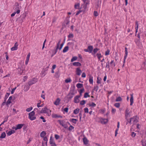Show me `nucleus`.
<instances>
[{
  "mask_svg": "<svg viewBox=\"0 0 146 146\" xmlns=\"http://www.w3.org/2000/svg\"><path fill=\"white\" fill-rule=\"evenodd\" d=\"M35 112L34 111H32L29 114V118L31 120H33L36 119V117L34 116Z\"/></svg>",
  "mask_w": 146,
  "mask_h": 146,
  "instance_id": "obj_1",
  "label": "nucleus"
},
{
  "mask_svg": "<svg viewBox=\"0 0 146 146\" xmlns=\"http://www.w3.org/2000/svg\"><path fill=\"white\" fill-rule=\"evenodd\" d=\"M25 65L24 64H19V65L17 70L19 72V73L20 75H21L24 69Z\"/></svg>",
  "mask_w": 146,
  "mask_h": 146,
  "instance_id": "obj_2",
  "label": "nucleus"
},
{
  "mask_svg": "<svg viewBox=\"0 0 146 146\" xmlns=\"http://www.w3.org/2000/svg\"><path fill=\"white\" fill-rule=\"evenodd\" d=\"M14 8H15V10L16 11V13L17 14L19 13L20 12V9L21 8V7L19 6V4L18 3H15Z\"/></svg>",
  "mask_w": 146,
  "mask_h": 146,
  "instance_id": "obj_3",
  "label": "nucleus"
},
{
  "mask_svg": "<svg viewBox=\"0 0 146 146\" xmlns=\"http://www.w3.org/2000/svg\"><path fill=\"white\" fill-rule=\"evenodd\" d=\"M58 122L60 125L63 127L65 128H67L68 126L65 123V121L64 120H58Z\"/></svg>",
  "mask_w": 146,
  "mask_h": 146,
  "instance_id": "obj_4",
  "label": "nucleus"
},
{
  "mask_svg": "<svg viewBox=\"0 0 146 146\" xmlns=\"http://www.w3.org/2000/svg\"><path fill=\"white\" fill-rule=\"evenodd\" d=\"M130 111H129V110H128V109H127L125 111V119L127 120V121L128 120L127 119V118L129 117H130Z\"/></svg>",
  "mask_w": 146,
  "mask_h": 146,
  "instance_id": "obj_5",
  "label": "nucleus"
},
{
  "mask_svg": "<svg viewBox=\"0 0 146 146\" xmlns=\"http://www.w3.org/2000/svg\"><path fill=\"white\" fill-rule=\"evenodd\" d=\"M48 111H50L49 114H48V116H50L51 115V111L48 109L46 107H45L44 108H42V110H41V112L42 113H47Z\"/></svg>",
  "mask_w": 146,
  "mask_h": 146,
  "instance_id": "obj_6",
  "label": "nucleus"
},
{
  "mask_svg": "<svg viewBox=\"0 0 146 146\" xmlns=\"http://www.w3.org/2000/svg\"><path fill=\"white\" fill-rule=\"evenodd\" d=\"M83 2L84 3L81 5V9H84V11L87 7V3L86 2V0H82Z\"/></svg>",
  "mask_w": 146,
  "mask_h": 146,
  "instance_id": "obj_7",
  "label": "nucleus"
},
{
  "mask_svg": "<svg viewBox=\"0 0 146 146\" xmlns=\"http://www.w3.org/2000/svg\"><path fill=\"white\" fill-rule=\"evenodd\" d=\"M37 81V78H33L28 82V84L29 86H31L33 84L36 83Z\"/></svg>",
  "mask_w": 146,
  "mask_h": 146,
  "instance_id": "obj_8",
  "label": "nucleus"
},
{
  "mask_svg": "<svg viewBox=\"0 0 146 146\" xmlns=\"http://www.w3.org/2000/svg\"><path fill=\"white\" fill-rule=\"evenodd\" d=\"M49 143L51 146H57L54 140L52 138V137H50Z\"/></svg>",
  "mask_w": 146,
  "mask_h": 146,
  "instance_id": "obj_9",
  "label": "nucleus"
},
{
  "mask_svg": "<svg viewBox=\"0 0 146 146\" xmlns=\"http://www.w3.org/2000/svg\"><path fill=\"white\" fill-rule=\"evenodd\" d=\"M18 44L17 42L15 43L14 46L12 47L11 48V51H14L15 50H17V48H18Z\"/></svg>",
  "mask_w": 146,
  "mask_h": 146,
  "instance_id": "obj_10",
  "label": "nucleus"
},
{
  "mask_svg": "<svg viewBox=\"0 0 146 146\" xmlns=\"http://www.w3.org/2000/svg\"><path fill=\"white\" fill-rule=\"evenodd\" d=\"M132 119L133 124H135L138 122V118L137 116L133 117Z\"/></svg>",
  "mask_w": 146,
  "mask_h": 146,
  "instance_id": "obj_11",
  "label": "nucleus"
},
{
  "mask_svg": "<svg viewBox=\"0 0 146 146\" xmlns=\"http://www.w3.org/2000/svg\"><path fill=\"white\" fill-rule=\"evenodd\" d=\"M80 97V96H77L74 98V102L76 103H78L79 102V98Z\"/></svg>",
  "mask_w": 146,
  "mask_h": 146,
  "instance_id": "obj_12",
  "label": "nucleus"
},
{
  "mask_svg": "<svg viewBox=\"0 0 146 146\" xmlns=\"http://www.w3.org/2000/svg\"><path fill=\"white\" fill-rule=\"evenodd\" d=\"M23 124H18L17 125L16 127L13 128V129H15V130H16L17 129H20L21 128H22V127H23Z\"/></svg>",
  "mask_w": 146,
  "mask_h": 146,
  "instance_id": "obj_13",
  "label": "nucleus"
},
{
  "mask_svg": "<svg viewBox=\"0 0 146 146\" xmlns=\"http://www.w3.org/2000/svg\"><path fill=\"white\" fill-rule=\"evenodd\" d=\"M133 94H130V105L131 106H132L133 103Z\"/></svg>",
  "mask_w": 146,
  "mask_h": 146,
  "instance_id": "obj_14",
  "label": "nucleus"
},
{
  "mask_svg": "<svg viewBox=\"0 0 146 146\" xmlns=\"http://www.w3.org/2000/svg\"><path fill=\"white\" fill-rule=\"evenodd\" d=\"M82 72L81 70H80L79 68H76V74L78 75H80Z\"/></svg>",
  "mask_w": 146,
  "mask_h": 146,
  "instance_id": "obj_15",
  "label": "nucleus"
},
{
  "mask_svg": "<svg viewBox=\"0 0 146 146\" xmlns=\"http://www.w3.org/2000/svg\"><path fill=\"white\" fill-rule=\"evenodd\" d=\"M100 120L101 123L104 124H106L108 121V119H107L101 118Z\"/></svg>",
  "mask_w": 146,
  "mask_h": 146,
  "instance_id": "obj_16",
  "label": "nucleus"
},
{
  "mask_svg": "<svg viewBox=\"0 0 146 146\" xmlns=\"http://www.w3.org/2000/svg\"><path fill=\"white\" fill-rule=\"evenodd\" d=\"M6 132H7V135L8 136H10L12 134L14 133L15 132V131L14 130H11L8 132H7V131H6Z\"/></svg>",
  "mask_w": 146,
  "mask_h": 146,
  "instance_id": "obj_17",
  "label": "nucleus"
},
{
  "mask_svg": "<svg viewBox=\"0 0 146 146\" xmlns=\"http://www.w3.org/2000/svg\"><path fill=\"white\" fill-rule=\"evenodd\" d=\"M60 100L59 98H57L54 102V104L56 106L60 104Z\"/></svg>",
  "mask_w": 146,
  "mask_h": 146,
  "instance_id": "obj_18",
  "label": "nucleus"
},
{
  "mask_svg": "<svg viewBox=\"0 0 146 146\" xmlns=\"http://www.w3.org/2000/svg\"><path fill=\"white\" fill-rule=\"evenodd\" d=\"M73 93H69L67 96V98L68 99H71L73 97L74 95Z\"/></svg>",
  "mask_w": 146,
  "mask_h": 146,
  "instance_id": "obj_19",
  "label": "nucleus"
},
{
  "mask_svg": "<svg viewBox=\"0 0 146 146\" xmlns=\"http://www.w3.org/2000/svg\"><path fill=\"white\" fill-rule=\"evenodd\" d=\"M30 86H29V85H25L24 88V91L25 92L27 91L30 88Z\"/></svg>",
  "mask_w": 146,
  "mask_h": 146,
  "instance_id": "obj_20",
  "label": "nucleus"
},
{
  "mask_svg": "<svg viewBox=\"0 0 146 146\" xmlns=\"http://www.w3.org/2000/svg\"><path fill=\"white\" fill-rule=\"evenodd\" d=\"M12 99V96H10L7 102H6V105H8V104L11 103V101Z\"/></svg>",
  "mask_w": 146,
  "mask_h": 146,
  "instance_id": "obj_21",
  "label": "nucleus"
},
{
  "mask_svg": "<svg viewBox=\"0 0 146 146\" xmlns=\"http://www.w3.org/2000/svg\"><path fill=\"white\" fill-rule=\"evenodd\" d=\"M88 48L89 50V53H91L93 49V46H89L88 47Z\"/></svg>",
  "mask_w": 146,
  "mask_h": 146,
  "instance_id": "obj_22",
  "label": "nucleus"
},
{
  "mask_svg": "<svg viewBox=\"0 0 146 146\" xmlns=\"http://www.w3.org/2000/svg\"><path fill=\"white\" fill-rule=\"evenodd\" d=\"M83 141L84 144L86 145L88 143V141L86 137H85L83 138Z\"/></svg>",
  "mask_w": 146,
  "mask_h": 146,
  "instance_id": "obj_23",
  "label": "nucleus"
},
{
  "mask_svg": "<svg viewBox=\"0 0 146 146\" xmlns=\"http://www.w3.org/2000/svg\"><path fill=\"white\" fill-rule=\"evenodd\" d=\"M46 135V132L44 131H42L40 133V135L41 137H43Z\"/></svg>",
  "mask_w": 146,
  "mask_h": 146,
  "instance_id": "obj_24",
  "label": "nucleus"
},
{
  "mask_svg": "<svg viewBox=\"0 0 146 146\" xmlns=\"http://www.w3.org/2000/svg\"><path fill=\"white\" fill-rule=\"evenodd\" d=\"M60 45V44H57L56 49L55 50V52L54 53V54H55L57 53L58 49L59 50V48H60L59 46Z\"/></svg>",
  "mask_w": 146,
  "mask_h": 146,
  "instance_id": "obj_25",
  "label": "nucleus"
},
{
  "mask_svg": "<svg viewBox=\"0 0 146 146\" xmlns=\"http://www.w3.org/2000/svg\"><path fill=\"white\" fill-rule=\"evenodd\" d=\"M125 55L124 57V61H123L124 63H125V60L127 58V54H128L127 50H125Z\"/></svg>",
  "mask_w": 146,
  "mask_h": 146,
  "instance_id": "obj_26",
  "label": "nucleus"
},
{
  "mask_svg": "<svg viewBox=\"0 0 146 146\" xmlns=\"http://www.w3.org/2000/svg\"><path fill=\"white\" fill-rule=\"evenodd\" d=\"M99 50V48H95L93 50V52L92 53L93 55H94L97 52V51Z\"/></svg>",
  "mask_w": 146,
  "mask_h": 146,
  "instance_id": "obj_27",
  "label": "nucleus"
},
{
  "mask_svg": "<svg viewBox=\"0 0 146 146\" xmlns=\"http://www.w3.org/2000/svg\"><path fill=\"white\" fill-rule=\"evenodd\" d=\"M76 86L78 88H81L83 87V85L82 84L78 83L76 84Z\"/></svg>",
  "mask_w": 146,
  "mask_h": 146,
  "instance_id": "obj_28",
  "label": "nucleus"
},
{
  "mask_svg": "<svg viewBox=\"0 0 146 146\" xmlns=\"http://www.w3.org/2000/svg\"><path fill=\"white\" fill-rule=\"evenodd\" d=\"M6 136V133L5 132H3L2 133L0 137V138H4Z\"/></svg>",
  "mask_w": 146,
  "mask_h": 146,
  "instance_id": "obj_29",
  "label": "nucleus"
},
{
  "mask_svg": "<svg viewBox=\"0 0 146 146\" xmlns=\"http://www.w3.org/2000/svg\"><path fill=\"white\" fill-rule=\"evenodd\" d=\"M101 1H99L98 0V2H97V4H96V6L97 8H98L101 5Z\"/></svg>",
  "mask_w": 146,
  "mask_h": 146,
  "instance_id": "obj_30",
  "label": "nucleus"
},
{
  "mask_svg": "<svg viewBox=\"0 0 146 146\" xmlns=\"http://www.w3.org/2000/svg\"><path fill=\"white\" fill-rule=\"evenodd\" d=\"M68 48H69L68 46L65 47L63 50V52L64 53L67 52L68 50Z\"/></svg>",
  "mask_w": 146,
  "mask_h": 146,
  "instance_id": "obj_31",
  "label": "nucleus"
},
{
  "mask_svg": "<svg viewBox=\"0 0 146 146\" xmlns=\"http://www.w3.org/2000/svg\"><path fill=\"white\" fill-rule=\"evenodd\" d=\"M101 78L100 77H98L97 78V83L98 84H101Z\"/></svg>",
  "mask_w": 146,
  "mask_h": 146,
  "instance_id": "obj_32",
  "label": "nucleus"
},
{
  "mask_svg": "<svg viewBox=\"0 0 146 146\" xmlns=\"http://www.w3.org/2000/svg\"><path fill=\"white\" fill-rule=\"evenodd\" d=\"M69 23L70 21L69 20V19L67 18L64 21V23L66 25H67L69 24Z\"/></svg>",
  "mask_w": 146,
  "mask_h": 146,
  "instance_id": "obj_33",
  "label": "nucleus"
},
{
  "mask_svg": "<svg viewBox=\"0 0 146 146\" xmlns=\"http://www.w3.org/2000/svg\"><path fill=\"white\" fill-rule=\"evenodd\" d=\"M79 111V109H76L74 110L73 113L75 114H77L78 113Z\"/></svg>",
  "mask_w": 146,
  "mask_h": 146,
  "instance_id": "obj_34",
  "label": "nucleus"
},
{
  "mask_svg": "<svg viewBox=\"0 0 146 146\" xmlns=\"http://www.w3.org/2000/svg\"><path fill=\"white\" fill-rule=\"evenodd\" d=\"M77 120L75 119L72 118V119L71 120H70V121H71L72 123L74 124H76V121H77Z\"/></svg>",
  "mask_w": 146,
  "mask_h": 146,
  "instance_id": "obj_35",
  "label": "nucleus"
},
{
  "mask_svg": "<svg viewBox=\"0 0 146 146\" xmlns=\"http://www.w3.org/2000/svg\"><path fill=\"white\" fill-rule=\"evenodd\" d=\"M89 81L90 84H93V77H92V76L90 77Z\"/></svg>",
  "mask_w": 146,
  "mask_h": 146,
  "instance_id": "obj_36",
  "label": "nucleus"
},
{
  "mask_svg": "<svg viewBox=\"0 0 146 146\" xmlns=\"http://www.w3.org/2000/svg\"><path fill=\"white\" fill-rule=\"evenodd\" d=\"M60 76V74L58 72H56L55 74V77L56 78H58Z\"/></svg>",
  "mask_w": 146,
  "mask_h": 146,
  "instance_id": "obj_37",
  "label": "nucleus"
},
{
  "mask_svg": "<svg viewBox=\"0 0 146 146\" xmlns=\"http://www.w3.org/2000/svg\"><path fill=\"white\" fill-rule=\"evenodd\" d=\"M53 117L54 118H57V117H60L62 118V116L60 115H58L57 114H55L53 116Z\"/></svg>",
  "mask_w": 146,
  "mask_h": 146,
  "instance_id": "obj_38",
  "label": "nucleus"
},
{
  "mask_svg": "<svg viewBox=\"0 0 146 146\" xmlns=\"http://www.w3.org/2000/svg\"><path fill=\"white\" fill-rule=\"evenodd\" d=\"M97 56L98 59L99 60H101V58H102V56L101 55V54H100L98 53L97 54Z\"/></svg>",
  "mask_w": 146,
  "mask_h": 146,
  "instance_id": "obj_39",
  "label": "nucleus"
},
{
  "mask_svg": "<svg viewBox=\"0 0 146 146\" xmlns=\"http://www.w3.org/2000/svg\"><path fill=\"white\" fill-rule=\"evenodd\" d=\"M122 98L120 97H119L117 98L115 101L116 102L121 101L122 100Z\"/></svg>",
  "mask_w": 146,
  "mask_h": 146,
  "instance_id": "obj_40",
  "label": "nucleus"
},
{
  "mask_svg": "<svg viewBox=\"0 0 146 146\" xmlns=\"http://www.w3.org/2000/svg\"><path fill=\"white\" fill-rule=\"evenodd\" d=\"M89 106H90L94 107L96 106V105L94 103L92 102L91 104H89Z\"/></svg>",
  "mask_w": 146,
  "mask_h": 146,
  "instance_id": "obj_41",
  "label": "nucleus"
},
{
  "mask_svg": "<svg viewBox=\"0 0 146 146\" xmlns=\"http://www.w3.org/2000/svg\"><path fill=\"white\" fill-rule=\"evenodd\" d=\"M77 57L76 56H74L73 57L71 60V61L73 62L77 60Z\"/></svg>",
  "mask_w": 146,
  "mask_h": 146,
  "instance_id": "obj_42",
  "label": "nucleus"
},
{
  "mask_svg": "<svg viewBox=\"0 0 146 146\" xmlns=\"http://www.w3.org/2000/svg\"><path fill=\"white\" fill-rule=\"evenodd\" d=\"M86 103V101L84 100L81 101L80 102V104L82 105H84Z\"/></svg>",
  "mask_w": 146,
  "mask_h": 146,
  "instance_id": "obj_43",
  "label": "nucleus"
},
{
  "mask_svg": "<svg viewBox=\"0 0 146 146\" xmlns=\"http://www.w3.org/2000/svg\"><path fill=\"white\" fill-rule=\"evenodd\" d=\"M90 96L89 95L88 93H85L84 97L85 98H86L87 97H90Z\"/></svg>",
  "mask_w": 146,
  "mask_h": 146,
  "instance_id": "obj_44",
  "label": "nucleus"
},
{
  "mask_svg": "<svg viewBox=\"0 0 146 146\" xmlns=\"http://www.w3.org/2000/svg\"><path fill=\"white\" fill-rule=\"evenodd\" d=\"M71 79L70 78H68V79H66L65 80V82H66V83H68V82H71Z\"/></svg>",
  "mask_w": 146,
  "mask_h": 146,
  "instance_id": "obj_45",
  "label": "nucleus"
},
{
  "mask_svg": "<svg viewBox=\"0 0 146 146\" xmlns=\"http://www.w3.org/2000/svg\"><path fill=\"white\" fill-rule=\"evenodd\" d=\"M33 109L32 107H30V108H28L26 109V111L27 112H29L31 111Z\"/></svg>",
  "mask_w": 146,
  "mask_h": 146,
  "instance_id": "obj_46",
  "label": "nucleus"
},
{
  "mask_svg": "<svg viewBox=\"0 0 146 146\" xmlns=\"http://www.w3.org/2000/svg\"><path fill=\"white\" fill-rule=\"evenodd\" d=\"M114 106L118 108L120 107V104L119 103H116L114 104Z\"/></svg>",
  "mask_w": 146,
  "mask_h": 146,
  "instance_id": "obj_47",
  "label": "nucleus"
},
{
  "mask_svg": "<svg viewBox=\"0 0 146 146\" xmlns=\"http://www.w3.org/2000/svg\"><path fill=\"white\" fill-rule=\"evenodd\" d=\"M79 5L80 4L79 3H78L77 4L75 5L74 6L75 8L76 9H79Z\"/></svg>",
  "mask_w": 146,
  "mask_h": 146,
  "instance_id": "obj_48",
  "label": "nucleus"
},
{
  "mask_svg": "<svg viewBox=\"0 0 146 146\" xmlns=\"http://www.w3.org/2000/svg\"><path fill=\"white\" fill-rule=\"evenodd\" d=\"M10 94L8 93H7L6 94L5 98V100H6V99L8 98V97L9 96V95Z\"/></svg>",
  "mask_w": 146,
  "mask_h": 146,
  "instance_id": "obj_49",
  "label": "nucleus"
},
{
  "mask_svg": "<svg viewBox=\"0 0 146 146\" xmlns=\"http://www.w3.org/2000/svg\"><path fill=\"white\" fill-rule=\"evenodd\" d=\"M110 52V50L108 49L105 52V55H107L109 54V53Z\"/></svg>",
  "mask_w": 146,
  "mask_h": 146,
  "instance_id": "obj_50",
  "label": "nucleus"
},
{
  "mask_svg": "<svg viewBox=\"0 0 146 146\" xmlns=\"http://www.w3.org/2000/svg\"><path fill=\"white\" fill-rule=\"evenodd\" d=\"M136 133L134 132H132L131 134V136L133 137H134L136 135Z\"/></svg>",
  "mask_w": 146,
  "mask_h": 146,
  "instance_id": "obj_51",
  "label": "nucleus"
},
{
  "mask_svg": "<svg viewBox=\"0 0 146 146\" xmlns=\"http://www.w3.org/2000/svg\"><path fill=\"white\" fill-rule=\"evenodd\" d=\"M74 128V127L72 125H70L68 129L69 131H71Z\"/></svg>",
  "mask_w": 146,
  "mask_h": 146,
  "instance_id": "obj_52",
  "label": "nucleus"
},
{
  "mask_svg": "<svg viewBox=\"0 0 146 146\" xmlns=\"http://www.w3.org/2000/svg\"><path fill=\"white\" fill-rule=\"evenodd\" d=\"M64 44V42H62L61 44H60V47L59 50H60L62 49V48Z\"/></svg>",
  "mask_w": 146,
  "mask_h": 146,
  "instance_id": "obj_53",
  "label": "nucleus"
},
{
  "mask_svg": "<svg viewBox=\"0 0 146 146\" xmlns=\"http://www.w3.org/2000/svg\"><path fill=\"white\" fill-rule=\"evenodd\" d=\"M55 139L56 140H57V139H59V138L60 137V136H59V135H58L55 134Z\"/></svg>",
  "mask_w": 146,
  "mask_h": 146,
  "instance_id": "obj_54",
  "label": "nucleus"
},
{
  "mask_svg": "<svg viewBox=\"0 0 146 146\" xmlns=\"http://www.w3.org/2000/svg\"><path fill=\"white\" fill-rule=\"evenodd\" d=\"M84 91V88L80 90V96L82 95V93L83 92V91Z\"/></svg>",
  "mask_w": 146,
  "mask_h": 146,
  "instance_id": "obj_55",
  "label": "nucleus"
},
{
  "mask_svg": "<svg viewBox=\"0 0 146 146\" xmlns=\"http://www.w3.org/2000/svg\"><path fill=\"white\" fill-rule=\"evenodd\" d=\"M98 13L96 11H94V15L96 17L98 15Z\"/></svg>",
  "mask_w": 146,
  "mask_h": 146,
  "instance_id": "obj_56",
  "label": "nucleus"
},
{
  "mask_svg": "<svg viewBox=\"0 0 146 146\" xmlns=\"http://www.w3.org/2000/svg\"><path fill=\"white\" fill-rule=\"evenodd\" d=\"M84 111L85 113H88V109L87 108H86L84 109Z\"/></svg>",
  "mask_w": 146,
  "mask_h": 146,
  "instance_id": "obj_57",
  "label": "nucleus"
},
{
  "mask_svg": "<svg viewBox=\"0 0 146 146\" xmlns=\"http://www.w3.org/2000/svg\"><path fill=\"white\" fill-rule=\"evenodd\" d=\"M69 38H73V35L72 34H70L68 36Z\"/></svg>",
  "mask_w": 146,
  "mask_h": 146,
  "instance_id": "obj_58",
  "label": "nucleus"
},
{
  "mask_svg": "<svg viewBox=\"0 0 146 146\" xmlns=\"http://www.w3.org/2000/svg\"><path fill=\"white\" fill-rule=\"evenodd\" d=\"M16 87H15V88H13L12 90H11V94H13V93H14V92L15 90L16 89Z\"/></svg>",
  "mask_w": 146,
  "mask_h": 146,
  "instance_id": "obj_59",
  "label": "nucleus"
},
{
  "mask_svg": "<svg viewBox=\"0 0 146 146\" xmlns=\"http://www.w3.org/2000/svg\"><path fill=\"white\" fill-rule=\"evenodd\" d=\"M40 118L42 119L43 122H46V120L44 119V117L42 116H41L40 117Z\"/></svg>",
  "mask_w": 146,
  "mask_h": 146,
  "instance_id": "obj_60",
  "label": "nucleus"
},
{
  "mask_svg": "<svg viewBox=\"0 0 146 146\" xmlns=\"http://www.w3.org/2000/svg\"><path fill=\"white\" fill-rule=\"evenodd\" d=\"M9 116H6L4 119V121L5 122L7 121Z\"/></svg>",
  "mask_w": 146,
  "mask_h": 146,
  "instance_id": "obj_61",
  "label": "nucleus"
},
{
  "mask_svg": "<svg viewBox=\"0 0 146 146\" xmlns=\"http://www.w3.org/2000/svg\"><path fill=\"white\" fill-rule=\"evenodd\" d=\"M98 88H99V87L98 86H96L94 87V90H95L96 89V91H97L98 89Z\"/></svg>",
  "mask_w": 146,
  "mask_h": 146,
  "instance_id": "obj_62",
  "label": "nucleus"
},
{
  "mask_svg": "<svg viewBox=\"0 0 146 146\" xmlns=\"http://www.w3.org/2000/svg\"><path fill=\"white\" fill-rule=\"evenodd\" d=\"M86 76V74L84 72H83L82 73V77L83 78H85Z\"/></svg>",
  "mask_w": 146,
  "mask_h": 146,
  "instance_id": "obj_63",
  "label": "nucleus"
},
{
  "mask_svg": "<svg viewBox=\"0 0 146 146\" xmlns=\"http://www.w3.org/2000/svg\"><path fill=\"white\" fill-rule=\"evenodd\" d=\"M116 111V110L114 108H112L111 112L112 113H114Z\"/></svg>",
  "mask_w": 146,
  "mask_h": 146,
  "instance_id": "obj_64",
  "label": "nucleus"
}]
</instances>
